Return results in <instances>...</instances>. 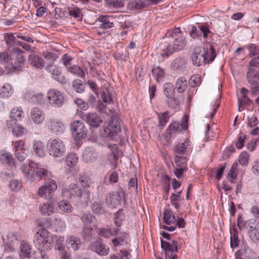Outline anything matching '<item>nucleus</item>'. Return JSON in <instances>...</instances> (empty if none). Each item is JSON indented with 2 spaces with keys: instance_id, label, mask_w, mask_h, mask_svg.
I'll use <instances>...</instances> for the list:
<instances>
[{
  "instance_id": "7",
  "label": "nucleus",
  "mask_w": 259,
  "mask_h": 259,
  "mask_svg": "<svg viewBox=\"0 0 259 259\" xmlns=\"http://www.w3.org/2000/svg\"><path fill=\"white\" fill-rule=\"evenodd\" d=\"M47 98L50 105L55 108L61 107L64 103V96L58 90L49 91L47 94Z\"/></svg>"
},
{
  "instance_id": "36",
  "label": "nucleus",
  "mask_w": 259,
  "mask_h": 259,
  "mask_svg": "<svg viewBox=\"0 0 259 259\" xmlns=\"http://www.w3.org/2000/svg\"><path fill=\"white\" fill-rule=\"evenodd\" d=\"M72 87L77 93H82L85 90V85L80 79L74 80L72 83Z\"/></svg>"
},
{
  "instance_id": "10",
  "label": "nucleus",
  "mask_w": 259,
  "mask_h": 259,
  "mask_svg": "<svg viewBox=\"0 0 259 259\" xmlns=\"http://www.w3.org/2000/svg\"><path fill=\"white\" fill-rule=\"evenodd\" d=\"M185 46V42L182 36L177 37L175 38L172 45L166 46L163 48V53L162 55L166 57L171 55L174 52L182 50Z\"/></svg>"
},
{
  "instance_id": "28",
  "label": "nucleus",
  "mask_w": 259,
  "mask_h": 259,
  "mask_svg": "<svg viewBox=\"0 0 259 259\" xmlns=\"http://www.w3.org/2000/svg\"><path fill=\"white\" fill-rule=\"evenodd\" d=\"M31 248L29 243L24 240L21 242L19 254L21 257H29Z\"/></svg>"
},
{
  "instance_id": "40",
  "label": "nucleus",
  "mask_w": 259,
  "mask_h": 259,
  "mask_svg": "<svg viewBox=\"0 0 259 259\" xmlns=\"http://www.w3.org/2000/svg\"><path fill=\"white\" fill-rule=\"evenodd\" d=\"M161 246L164 250L166 256L169 255L170 253L175 252L172 244L166 241L161 240Z\"/></svg>"
},
{
  "instance_id": "46",
  "label": "nucleus",
  "mask_w": 259,
  "mask_h": 259,
  "mask_svg": "<svg viewBox=\"0 0 259 259\" xmlns=\"http://www.w3.org/2000/svg\"><path fill=\"white\" fill-rule=\"evenodd\" d=\"M13 92L11 85L6 83L0 89V96L2 98L8 97L11 96Z\"/></svg>"
},
{
  "instance_id": "35",
  "label": "nucleus",
  "mask_w": 259,
  "mask_h": 259,
  "mask_svg": "<svg viewBox=\"0 0 259 259\" xmlns=\"http://www.w3.org/2000/svg\"><path fill=\"white\" fill-rule=\"evenodd\" d=\"M163 219L164 222L167 225L174 223L176 220L174 213L170 209L165 211Z\"/></svg>"
},
{
  "instance_id": "39",
  "label": "nucleus",
  "mask_w": 259,
  "mask_h": 259,
  "mask_svg": "<svg viewBox=\"0 0 259 259\" xmlns=\"http://www.w3.org/2000/svg\"><path fill=\"white\" fill-rule=\"evenodd\" d=\"M189 141L187 140L184 143L178 144L175 147V151L178 155H184L186 152L187 147L189 145Z\"/></svg>"
},
{
  "instance_id": "55",
  "label": "nucleus",
  "mask_w": 259,
  "mask_h": 259,
  "mask_svg": "<svg viewBox=\"0 0 259 259\" xmlns=\"http://www.w3.org/2000/svg\"><path fill=\"white\" fill-rule=\"evenodd\" d=\"M26 130L25 128L20 126L19 125L16 124L12 128V132L14 135L16 136H21L25 134Z\"/></svg>"
},
{
  "instance_id": "50",
  "label": "nucleus",
  "mask_w": 259,
  "mask_h": 259,
  "mask_svg": "<svg viewBox=\"0 0 259 259\" xmlns=\"http://www.w3.org/2000/svg\"><path fill=\"white\" fill-rule=\"evenodd\" d=\"M248 235L253 242H257L259 240V232L255 228L250 227L248 231Z\"/></svg>"
},
{
  "instance_id": "44",
  "label": "nucleus",
  "mask_w": 259,
  "mask_h": 259,
  "mask_svg": "<svg viewBox=\"0 0 259 259\" xmlns=\"http://www.w3.org/2000/svg\"><path fill=\"white\" fill-rule=\"evenodd\" d=\"M126 234L124 232L120 233L119 236L116 237L115 238L112 239V242L114 247L117 246L122 245L123 244L124 240L126 239Z\"/></svg>"
},
{
  "instance_id": "31",
  "label": "nucleus",
  "mask_w": 259,
  "mask_h": 259,
  "mask_svg": "<svg viewBox=\"0 0 259 259\" xmlns=\"http://www.w3.org/2000/svg\"><path fill=\"white\" fill-rule=\"evenodd\" d=\"M246 76L249 83L255 84L258 82L259 78V72L257 73L254 69L249 68L247 73Z\"/></svg>"
},
{
  "instance_id": "41",
  "label": "nucleus",
  "mask_w": 259,
  "mask_h": 259,
  "mask_svg": "<svg viewBox=\"0 0 259 259\" xmlns=\"http://www.w3.org/2000/svg\"><path fill=\"white\" fill-rule=\"evenodd\" d=\"M230 246L233 249L235 247H237L239 246L240 244V240L239 239L238 234L236 230H234L233 233L230 232Z\"/></svg>"
},
{
  "instance_id": "48",
  "label": "nucleus",
  "mask_w": 259,
  "mask_h": 259,
  "mask_svg": "<svg viewBox=\"0 0 259 259\" xmlns=\"http://www.w3.org/2000/svg\"><path fill=\"white\" fill-rule=\"evenodd\" d=\"M152 72L158 82H160V79L164 76V72L163 70L158 66L154 67L152 69Z\"/></svg>"
},
{
  "instance_id": "56",
  "label": "nucleus",
  "mask_w": 259,
  "mask_h": 259,
  "mask_svg": "<svg viewBox=\"0 0 259 259\" xmlns=\"http://www.w3.org/2000/svg\"><path fill=\"white\" fill-rule=\"evenodd\" d=\"M0 160L4 164H10L13 159L9 153L4 152L0 154Z\"/></svg>"
},
{
  "instance_id": "16",
  "label": "nucleus",
  "mask_w": 259,
  "mask_h": 259,
  "mask_svg": "<svg viewBox=\"0 0 259 259\" xmlns=\"http://www.w3.org/2000/svg\"><path fill=\"white\" fill-rule=\"evenodd\" d=\"M48 128L51 133L55 135H60L63 133L64 125L61 122L53 119L50 120Z\"/></svg>"
},
{
  "instance_id": "32",
  "label": "nucleus",
  "mask_w": 259,
  "mask_h": 259,
  "mask_svg": "<svg viewBox=\"0 0 259 259\" xmlns=\"http://www.w3.org/2000/svg\"><path fill=\"white\" fill-rule=\"evenodd\" d=\"M81 189L76 185H71L69 188L65 192L66 194L70 198L73 197H78L81 194Z\"/></svg>"
},
{
  "instance_id": "17",
  "label": "nucleus",
  "mask_w": 259,
  "mask_h": 259,
  "mask_svg": "<svg viewBox=\"0 0 259 259\" xmlns=\"http://www.w3.org/2000/svg\"><path fill=\"white\" fill-rule=\"evenodd\" d=\"M66 245L68 249L75 251L80 247L81 242L79 238L72 235L66 239Z\"/></svg>"
},
{
  "instance_id": "52",
  "label": "nucleus",
  "mask_w": 259,
  "mask_h": 259,
  "mask_svg": "<svg viewBox=\"0 0 259 259\" xmlns=\"http://www.w3.org/2000/svg\"><path fill=\"white\" fill-rule=\"evenodd\" d=\"M33 257L34 259H49L48 255L39 247L33 252Z\"/></svg>"
},
{
  "instance_id": "13",
  "label": "nucleus",
  "mask_w": 259,
  "mask_h": 259,
  "mask_svg": "<svg viewBox=\"0 0 259 259\" xmlns=\"http://www.w3.org/2000/svg\"><path fill=\"white\" fill-rule=\"evenodd\" d=\"M90 248L100 255H106L109 252V248L103 243L102 239H99L92 243Z\"/></svg>"
},
{
  "instance_id": "54",
  "label": "nucleus",
  "mask_w": 259,
  "mask_h": 259,
  "mask_svg": "<svg viewBox=\"0 0 259 259\" xmlns=\"http://www.w3.org/2000/svg\"><path fill=\"white\" fill-rule=\"evenodd\" d=\"M68 12L69 15L76 18H80L82 16L81 10L77 7L68 8Z\"/></svg>"
},
{
  "instance_id": "60",
  "label": "nucleus",
  "mask_w": 259,
  "mask_h": 259,
  "mask_svg": "<svg viewBox=\"0 0 259 259\" xmlns=\"http://www.w3.org/2000/svg\"><path fill=\"white\" fill-rule=\"evenodd\" d=\"M102 208V203L99 201L94 202L92 205V211L96 214H98L101 212Z\"/></svg>"
},
{
  "instance_id": "20",
  "label": "nucleus",
  "mask_w": 259,
  "mask_h": 259,
  "mask_svg": "<svg viewBox=\"0 0 259 259\" xmlns=\"http://www.w3.org/2000/svg\"><path fill=\"white\" fill-rule=\"evenodd\" d=\"M28 62L31 66L38 69H41L45 66V62L42 59L34 54H31L29 56Z\"/></svg>"
},
{
  "instance_id": "4",
  "label": "nucleus",
  "mask_w": 259,
  "mask_h": 259,
  "mask_svg": "<svg viewBox=\"0 0 259 259\" xmlns=\"http://www.w3.org/2000/svg\"><path fill=\"white\" fill-rule=\"evenodd\" d=\"M21 239V236L18 232H9L7 239H3L5 244L4 253L13 252L17 248Z\"/></svg>"
},
{
  "instance_id": "27",
  "label": "nucleus",
  "mask_w": 259,
  "mask_h": 259,
  "mask_svg": "<svg viewBox=\"0 0 259 259\" xmlns=\"http://www.w3.org/2000/svg\"><path fill=\"white\" fill-rule=\"evenodd\" d=\"M112 17L107 16H101L98 20L100 22V27L103 29H108L114 26L113 23L111 21Z\"/></svg>"
},
{
  "instance_id": "58",
  "label": "nucleus",
  "mask_w": 259,
  "mask_h": 259,
  "mask_svg": "<svg viewBox=\"0 0 259 259\" xmlns=\"http://www.w3.org/2000/svg\"><path fill=\"white\" fill-rule=\"evenodd\" d=\"M81 219L84 224L87 225L93 222L95 217L90 213H83L81 216Z\"/></svg>"
},
{
  "instance_id": "12",
  "label": "nucleus",
  "mask_w": 259,
  "mask_h": 259,
  "mask_svg": "<svg viewBox=\"0 0 259 259\" xmlns=\"http://www.w3.org/2000/svg\"><path fill=\"white\" fill-rule=\"evenodd\" d=\"M81 118L93 127H98L102 122L101 117L96 113L82 114Z\"/></svg>"
},
{
  "instance_id": "38",
  "label": "nucleus",
  "mask_w": 259,
  "mask_h": 259,
  "mask_svg": "<svg viewBox=\"0 0 259 259\" xmlns=\"http://www.w3.org/2000/svg\"><path fill=\"white\" fill-rule=\"evenodd\" d=\"M67 70L71 73H72L78 77H83L85 75L83 70L77 65H74L67 67Z\"/></svg>"
},
{
  "instance_id": "11",
  "label": "nucleus",
  "mask_w": 259,
  "mask_h": 259,
  "mask_svg": "<svg viewBox=\"0 0 259 259\" xmlns=\"http://www.w3.org/2000/svg\"><path fill=\"white\" fill-rule=\"evenodd\" d=\"M0 64L8 72L17 70V66L12 62V55L8 52L0 53Z\"/></svg>"
},
{
  "instance_id": "57",
  "label": "nucleus",
  "mask_w": 259,
  "mask_h": 259,
  "mask_svg": "<svg viewBox=\"0 0 259 259\" xmlns=\"http://www.w3.org/2000/svg\"><path fill=\"white\" fill-rule=\"evenodd\" d=\"M4 39L6 44L9 46H12L14 44L17 42L16 37L11 33L6 34Z\"/></svg>"
},
{
  "instance_id": "62",
  "label": "nucleus",
  "mask_w": 259,
  "mask_h": 259,
  "mask_svg": "<svg viewBox=\"0 0 259 259\" xmlns=\"http://www.w3.org/2000/svg\"><path fill=\"white\" fill-rule=\"evenodd\" d=\"M248 154L246 152H243L239 157V162L242 165H246L248 162Z\"/></svg>"
},
{
  "instance_id": "49",
  "label": "nucleus",
  "mask_w": 259,
  "mask_h": 259,
  "mask_svg": "<svg viewBox=\"0 0 259 259\" xmlns=\"http://www.w3.org/2000/svg\"><path fill=\"white\" fill-rule=\"evenodd\" d=\"M201 76L198 74H195L191 76L189 80V84L192 88L199 86L201 84Z\"/></svg>"
},
{
  "instance_id": "26",
  "label": "nucleus",
  "mask_w": 259,
  "mask_h": 259,
  "mask_svg": "<svg viewBox=\"0 0 259 259\" xmlns=\"http://www.w3.org/2000/svg\"><path fill=\"white\" fill-rule=\"evenodd\" d=\"M186 62L184 58H177L171 64V68L177 71H183L185 69Z\"/></svg>"
},
{
  "instance_id": "14",
  "label": "nucleus",
  "mask_w": 259,
  "mask_h": 259,
  "mask_svg": "<svg viewBox=\"0 0 259 259\" xmlns=\"http://www.w3.org/2000/svg\"><path fill=\"white\" fill-rule=\"evenodd\" d=\"M187 128V125L185 124H180L179 122H174L169 125L168 128L167 129V135L166 137L168 138V135L170 138L174 137L177 133H179L183 130H186Z\"/></svg>"
},
{
  "instance_id": "18",
  "label": "nucleus",
  "mask_w": 259,
  "mask_h": 259,
  "mask_svg": "<svg viewBox=\"0 0 259 259\" xmlns=\"http://www.w3.org/2000/svg\"><path fill=\"white\" fill-rule=\"evenodd\" d=\"M203 53L202 54L204 59V63H209L213 61L216 57V53L215 49L211 45H209V47L203 48Z\"/></svg>"
},
{
  "instance_id": "64",
  "label": "nucleus",
  "mask_w": 259,
  "mask_h": 259,
  "mask_svg": "<svg viewBox=\"0 0 259 259\" xmlns=\"http://www.w3.org/2000/svg\"><path fill=\"white\" fill-rule=\"evenodd\" d=\"M246 47L250 52V56L257 55L258 53V48L256 45L251 44Z\"/></svg>"
},
{
  "instance_id": "34",
  "label": "nucleus",
  "mask_w": 259,
  "mask_h": 259,
  "mask_svg": "<svg viewBox=\"0 0 259 259\" xmlns=\"http://www.w3.org/2000/svg\"><path fill=\"white\" fill-rule=\"evenodd\" d=\"M48 70L53 75L55 79L60 82L62 81L61 72L56 65L54 64L50 65L48 67Z\"/></svg>"
},
{
  "instance_id": "51",
  "label": "nucleus",
  "mask_w": 259,
  "mask_h": 259,
  "mask_svg": "<svg viewBox=\"0 0 259 259\" xmlns=\"http://www.w3.org/2000/svg\"><path fill=\"white\" fill-rule=\"evenodd\" d=\"M24 115V112L20 108H13L10 113L11 118H14L17 120H21V117Z\"/></svg>"
},
{
  "instance_id": "29",
  "label": "nucleus",
  "mask_w": 259,
  "mask_h": 259,
  "mask_svg": "<svg viewBox=\"0 0 259 259\" xmlns=\"http://www.w3.org/2000/svg\"><path fill=\"white\" fill-rule=\"evenodd\" d=\"M33 150L35 155L39 157L45 155V146L42 142L35 141L33 144Z\"/></svg>"
},
{
  "instance_id": "9",
  "label": "nucleus",
  "mask_w": 259,
  "mask_h": 259,
  "mask_svg": "<svg viewBox=\"0 0 259 259\" xmlns=\"http://www.w3.org/2000/svg\"><path fill=\"white\" fill-rule=\"evenodd\" d=\"M130 0H112L109 4L112 6L120 8L124 6V4L126 3L127 8L131 10H139L142 9L144 4L141 1H132Z\"/></svg>"
},
{
  "instance_id": "47",
  "label": "nucleus",
  "mask_w": 259,
  "mask_h": 259,
  "mask_svg": "<svg viewBox=\"0 0 259 259\" xmlns=\"http://www.w3.org/2000/svg\"><path fill=\"white\" fill-rule=\"evenodd\" d=\"M100 135L103 138H107L109 139H114L115 137L116 136L112 130H110L109 126V127H104L103 129L101 131Z\"/></svg>"
},
{
  "instance_id": "24",
  "label": "nucleus",
  "mask_w": 259,
  "mask_h": 259,
  "mask_svg": "<svg viewBox=\"0 0 259 259\" xmlns=\"http://www.w3.org/2000/svg\"><path fill=\"white\" fill-rule=\"evenodd\" d=\"M40 213L43 215H50L54 211L52 200H49V202L41 203L39 207Z\"/></svg>"
},
{
  "instance_id": "22",
  "label": "nucleus",
  "mask_w": 259,
  "mask_h": 259,
  "mask_svg": "<svg viewBox=\"0 0 259 259\" xmlns=\"http://www.w3.org/2000/svg\"><path fill=\"white\" fill-rule=\"evenodd\" d=\"M78 197L83 207L88 206L91 198L90 190L88 188H83L82 190H81V194H79Z\"/></svg>"
},
{
  "instance_id": "25",
  "label": "nucleus",
  "mask_w": 259,
  "mask_h": 259,
  "mask_svg": "<svg viewBox=\"0 0 259 259\" xmlns=\"http://www.w3.org/2000/svg\"><path fill=\"white\" fill-rule=\"evenodd\" d=\"M108 126L110 127V130H112L117 136L118 133L120 132V123L118 117L116 116H110Z\"/></svg>"
},
{
  "instance_id": "61",
  "label": "nucleus",
  "mask_w": 259,
  "mask_h": 259,
  "mask_svg": "<svg viewBox=\"0 0 259 259\" xmlns=\"http://www.w3.org/2000/svg\"><path fill=\"white\" fill-rule=\"evenodd\" d=\"M167 98L166 103L169 108H174L179 104V100L175 98L174 96Z\"/></svg>"
},
{
  "instance_id": "21",
  "label": "nucleus",
  "mask_w": 259,
  "mask_h": 259,
  "mask_svg": "<svg viewBox=\"0 0 259 259\" xmlns=\"http://www.w3.org/2000/svg\"><path fill=\"white\" fill-rule=\"evenodd\" d=\"M98 156V153L95 150L88 148L84 151L82 158L87 163H93L96 161Z\"/></svg>"
},
{
  "instance_id": "6",
  "label": "nucleus",
  "mask_w": 259,
  "mask_h": 259,
  "mask_svg": "<svg viewBox=\"0 0 259 259\" xmlns=\"http://www.w3.org/2000/svg\"><path fill=\"white\" fill-rule=\"evenodd\" d=\"M70 128L75 141L85 138L87 131L82 122L80 120L74 121L71 124Z\"/></svg>"
},
{
  "instance_id": "15",
  "label": "nucleus",
  "mask_w": 259,
  "mask_h": 259,
  "mask_svg": "<svg viewBox=\"0 0 259 259\" xmlns=\"http://www.w3.org/2000/svg\"><path fill=\"white\" fill-rule=\"evenodd\" d=\"M30 118L35 124H39L44 121L45 115L44 111L40 108L34 107L31 110Z\"/></svg>"
},
{
  "instance_id": "63",
  "label": "nucleus",
  "mask_w": 259,
  "mask_h": 259,
  "mask_svg": "<svg viewBox=\"0 0 259 259\" xmlns=\"http://www.w3.org/2000/svg\"><path fill=\"white\" fill-rule=\"evenodd\" d=\"M101 98L105 103L109 104L112 101L111 94L107 90L102 92Z\"/></svg>"
},
{
  "instance_id": "33",
  "label": "nucleus",
  "mask_w": 259,
  "mask_h": 259,
  "mask_svg": "<svg viewBox=\"0 0 259 259\" xmlns=\"http://www.w3.org/2000/svg\"><path fill=\"white\" fill-rule=\"evenodd\" d=\"M187 82L184 77H180L178 78L176 83V88L179 93H183L187 88Z\"/></svg>"
},
{
  "instance_id": "53",
  "label": "nucleus",
  "mask_w": 259,
  "mask_h": 259,
  "mask_svg": "<svg viewBox=\"0 0 259 259\" xmlns=\"http://www.w3.org/2000/svg\"><path fill=\"white\" fill-rule=\"evenodd\" d=\"M187 161L186 157L183 156L176 155L174 158V161L177 167H187Z\"/></svg>"
},
{
  "instance_id": "37",
  "label": "nucleus",
  "mask_w": 259,
  "mask_h": 259,
  "mask_svg": "<svg viewBox=\"0 0 259 259\" xmlns=\"http://www.w3.org/2000/svg\"><path fill=\"white\" fill-rule=\"evenodd\" d=\"M125 219V216L122 209L119 210L114 214V223L116 227H120Z\"/></svg>"
},
{
  "instance_id": "19",
  "label": "nucleus",
  "mask_w": 259,
  "mask_h": 259,
  "mask_svg": "<svg viewBox=\"0 0 259 259\" xmlns=\"http://www.w3.org/2000/svg\"><path fill=\"white\" fill-rule=\"evenodd\" d=\"M121 197L118 192L114 194H109L106 196V203L111 207H116L120 204Z\"/></svg>"
},
{
  "instance_id": "43",
  "label": "nucleus",
  "mask_w": 259,
  "mask_h": 259,
  "mask_svg": "<svg viewBox=\"0 0 259 259\" xmlns=\"http://www.w3.org/2000/svg\"><path fill=\"white\" fill-rule=\"evenodd\" d=\"M163 92L166 97H172L175 93L173 84L171 83H165L163 86Z\"/></svg>"
},
{
  "instance_id": "5",
  "label": "nucleus",
  "mask_w": 259,
  "mask_h": 259,
  "mask_svg": "<svg viewBox=\"0 0 259 259\" xmlns=\"http://www.w3.org/2000/svg\"><path fill=\"white\" fill-rule=\"evenodd\" d=\"M34 172L35 173L38 180H40L42 179H45L46 180L48 179L49 181L51 180L49 179L50 172L48 170L42 167L38 164L31 162L30 168H29L28 170L25 171V172L23 173L25 174V176L28 179H31V176Z\"/></svg>"
},
{
  "instance_id": "2",
  "label": "nucleus",
  "mask_w": 259,
  "mask_h": 259,
  "mask_svg": "<svg viewBox=\"0 0 259 259\" xmlns=\"http://www.w3.org/2000/svg\"><path fill=\"white\" fill-rule=\"evenodd\" d=\"M15 155L16 158L20 162H23L21 170L22 172L28 170L30 168V162L29 159H26L27 150L24 147V143L23 141H19L16 142L15 145Z\"/></svg>"
},
{
  "instance_id": "30",
  "label": "nucleus",
  "mask_w": 259,
  "mask_h": 259,
  "mask_svg": "<svg viewBox=\"0 0 259 259\" xmlns=\"http://www.w3.org/2000/svg\"><path fill=\"white\" fill-rule=\"evenodd\" d=\"M24 52L21 50L19 48L14 49V54L15 55V61L14 65H16L17 66V69H19L20 65L23 64L25 60V57L24 56L23 54Z\"/></svg>"
},
{
  "instance_id": "42",
  "label": "nucleus",
  "mask_w": 259,
  "mask_h": 259,
  "mask_svg": "<svg viewBox=\"0 0 259 259\" xmlns=\"http://www.w3.org/2000/svg\"><path fill=\"white\" fill-rule=\"evenodd\" d=\"M78 157L74 153H69L65 159V163L68 167L74 166L77 163Z\"/></svg>"
},
{
  "instance_id": "3",
  "label": "nucleus",
  "mask_w": 259,
  "mask_h": 259,
  "mask_svg": "<svg viewBox=\"0 0 259 259\" xmlns=\"http://www.w3.org/2000/svg\"><path fill=\"white\" fill-rule=\"evenodd\" d=\"M47 148L49 154L55 158L61 157L66 152L64 143L60 139H51L48 142Z\"/></svg>"
},
{
  "instance_id": "45",
  "label": "nucleus",
  "mask_w": 259,
  "mask_h": 259,
  "mask_svg": "<svg viewBox=\"0 0 259 259\" xmlns=\"http://www.w3.org/2000/svg\"><path fill=\"white\" fill-rule=\"evenodd\" d=\"M59 209L64 212L70 213L72 211V207L67 201L62 200L58 203Z\"/></svg>"
},
{
  "instance_id": "8",
  "label": "nucleus",
  "mask_w": 259,
  "mask_h": 259,
  "mask_svg": "<svg viewBox=\"0 0 259 259\" xmlns=\"http://www.w3.org/2000/svg\"><path fill=\"white\" fill-rule=\"evenodd\" d=\"M57 188L56 182L53 180H51L38 189L37 194L39 196L44 197L46 199L52 200V193Z\"/></svg>"
},
{
  "instance_id": "1",
  "label": "nucleus",
  "mask_w": 259,
  "mask_h": 259,
  "mask_svg": "<svg viewBox=\"0 0 259 259\" xmlns=\"http://www.w3.org/2000/svg\"><path fill=\"white\" fill-rule=\"evenodd\" d=\"M35 244L38 247L44 250L51 249L54 244V239L45 229H39L36 234Z\"/></svg>"
},
{
  "instance_id": "23",
  "label": "nucleus",
  "mask_w": 259,
  "mask_h": 259,
  "mask_svg": "<svg viewBox=\"0 0 259 259\" xmlns=\"http://www.w3.org/2000/svg\"><path fill=\"white\" fill-rule=\"evenodd\" d=\"M201 48H196L192 56V60L193 64L197 66H201L204 62L203 56L201 53Z\"/></svg>"
},
{
  "instance_id": "59",
  "label": "nucleus",
  "mask_w": 259,
  "mask_h": 259,
  "mask_svg": "<svg viewBox=\"0 0 259 259\" xmlns=\"http://www.w3.org/2000/svg\"><path fill=\"white\" fill-rule=\"evenodd\" d=\"M169 116L167 111L164 112L161 115H159V125L163 127L165 123L167 122Z\"/></svg>"
}]
</instances>
